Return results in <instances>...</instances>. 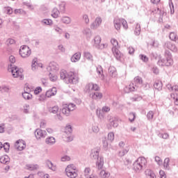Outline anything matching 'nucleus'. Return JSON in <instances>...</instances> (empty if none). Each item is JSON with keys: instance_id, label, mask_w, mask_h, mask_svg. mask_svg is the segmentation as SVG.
Wrapping results in <instances>:
<instances>
[{"instance_id": "nucleus-1", "label": "nucleus", "mask_w": 178, "mask_h": 178, "mask_svg": "<svg viewBox=\"0 0 178 178\" xmlns=\"http://www.w3.org/2000/svg\"><path fill=\"white\" fill-rule=\"evenodd\" d=\"M147 83H144L143 78L141 76H136L134 79V83L129 84V86L124 88V92L127 93L131 92V91H136L137 88H147Z\"/></svg>"}, {"instance_id": "nucleus-2", "label": "nucleus", "mask_w": 178, "mask_h": 178, "mask_svg": "<svg viewBox=\"0 0 178 178\" xmlns=\"http://www.w3.org/2000/svg\"><path fill=\"white\" fill-rule=\"evenodd\" d=\"M60 79L63 80H67L71 84H77L79 83V74L73 72H66L65 70H62L60 72Z\"/></svg>"}, {"instance_id": "nucleus-3", "label": "nucleus", "mask_w": 178, "mask_h": 178, "mask_svg": "<svg viewBox=\"0 0 178 178\" xmlns=\"http://www.w3.org/2000/svg\"><path fill=\"white\" fill-rule=\"evenodd\" d=\"M79 170H77V167L74 164L68 165L65 168V174L67 177L70 178H76L79 176Z\"/></svg>"}, {"instance_id": "nucleus-4", "label": "nucleus", "mask_w": 178, "mask_h": 178, "mask_svg": "<svg viewBox=\"0 0 178 178\" xmlns=\"http://www.w3.org/2000/svg\"><path fill=\"white\" fill-rule=\"evenodd\" d=\"M8 71L11 72V74L14 79H19V80H23V79H24L23 70L19 69L17 67H13L12 68L8 69Z\"/></svg>"}, {"instance_id": "nucleus-5", "label": "nucleus", "mask_w": 178, "mask_h": 178, "mask_svg": "<svg viewBox=\"0 0 178 178\" xmlns=\"http://www.w3.org/2000/svg\"><path fill=\"white\" fill-rule=\"evenodd\" d=\"M122 24L125 30H127L129 29L127 21H126L124 19H120L118 17H115L114 19V26L116 30H120Z\"/></svg>"}, {"instance_id": "nucleus-6", "label": "nucleus", "mask_w": 178, "mask_h": 178, "mask_svg": "<svg viewBox=\"0 0 178 178\" xmlns=\"http://www.w3.org/2000/svg\"><path fill=\"white\" fill-rule=\"evenodd\" d=\"M76 106L73 104H65L63 105V108H61V112L63 115H65V116H69L70 115V112L72 111H74V108Z\"/></svg>"}, {"instance_id": "nucleus-7", "label": "nucleus", "mask_w": 178, "mask_h": 178, "mask_svg": "<svg viewBox=\"0 0 178 178\" xmlns=\"http://www.w3.org/2000/svg\"><path fill=\"white\" fill-rule=\"evenodd\" d=\"M19 55L22 58H29L31 55V49L27 45H23L20 47Z\"/></svg>"}, {"instance_id": "nucleus-8", "label": "nucleus", "mask_w": 178, "mask_h": 178, "mask_svg": "<svg viewBox=\"0 0 178 178\" xmlns=\"http://www.w3.org/2000/svg\"><path fill=\"white\" fill-rule=\"evenodd\" d=\"M99 86H98L97 83H88L85 86V91H86V92H92V91H99Z\"/></svg>"}, {"instance_id": "nucleus-9", "label": "nucleus", "mask_w": 178, "mask_h": 178, "mask_svg": "<svg viewBox=\"0 0 178 178\" xmlns=\"http://www.w3.org/2000/svg\"><path fill=\"white\" fill-rule=\"evenodd\" d=\"M15 147L18 151H23L26 148V142L22 139H19L15 142Z\"/></svg>"}, {"instance_id": "nucleus-10", "label": "nucleus", "mask_w": 178, "mask_h": 178, "mask_svg": "<svg viewBox=\"0 0 178 178\" xmlns=\"http://www.w3.org/2000/svg\"><path fill=\"white\" fill-rule=\"evenodd\" d=\"M158 64L159 66H172V65H173V60L170 58L161 59L159 60Z\"/></svg>"}, {"instance_id": "nucleus-11", "label": "nucleus", "mask_w": 178, "mask_h": 178, "mask_svg": "<svg viewBox=\"0 0 178 178\" xmlns=\"http://www.w3.org/2000/svg\"><path fill=\"white\" fill-rule=\"evenodd\" d=\"M49 112H51V113H56V117L59 120H62V119H63V116L62 115V114L59 112V106H54L51 108H49Z\"/></svg>"}, {"instance_id": "nucleus-12", "label": "nucleus", "mask_w": 178, "mask_h": 178, "mask_svg": "<svg viewBox=\"0 0 178 178\" xmlns=\"http://www.w3.org/2000/svg\"><path fill=\"white\" fill-rule=\"evenodd\" d=\"M47 70H49V72H53V73H55L59 70V65L56 62H51L47 67Z\"/></svg>"}, {"instance_id": "nucleus-13", "label": "nucleus", "mask_w": 178, "mask_h": 178, "mask_svg": "<svg viewBox=\"0 0 178 178\" xmlns=\"http://www.w3.org/2000/svg\"><path fill=\"white\" fill-rule=\"evenodd\" d=\"M84 176L86 178H97V175H94V171L91 168H86L84 170Z\"/></svg>"}, {"instance_id": "nucleus-14", "label": "nucleus", "mask_w": 178, "mask_h": 178, "mask_svg": "<svg viewBox=\"0 0 178 178\" xmlns=\"http://www.w3.org/2000/svg\"><path fill=\"white\" fill-rule=\"evenodd\" d=\"M90 96L92 99L99 101V99H102L104 95H102V92H95L90 93Z\"/></svg>"}, {"instance_id": "nucleus-15", "label": "nucleus", "mask_w": 178, "mask_h": 178, "mask_svg": "<svg viewBox=\"0 0 178 178\" xmlns=\"http://www.w3.org/2000/svg\"><path fill=\"white\" fill-rule=\"evenodd\" d=\"M35 136L38 140L41 138H44L45 136H47V132L45 131H42V129H38L35 131Z\"/></svg>"}, {"instance_id": "nucleus-16", "label": "nucleus", "mask_w": 178, "mask_h": 178, "mask_svg": "<svg viewBox=\"0 0 178 178\" xmlns=\"http://www.w3.org/2000/svg\"><path fill=\"white\" fill-rule=\"evenodd\" d=\"M112 51H113V54L115 58H116V59H118V60H120V58H123V54H122V52H120V50H118V48L113 47Z\"/></svg>"}, {"instance_id": "nucleus-17", "label": "nucleus", "mask_w": 178, "mask_h": 178, "mask_svg": "<svg viewBox=\"0 0 178 178\" xmlns=\"http://www.w3.org/2000/svg\"><path fill=\"white\" fill-rule=\"evenodd\" d=\"M56 92H58L56 88L53 87L52 88L49 89L46 92V97L47 98H51V97H55V95H56Z\"/></svg>"}, {"instance_id": "nucleus-18", "label": "nucleus", "mask_w": 178, "mask_h": 178, "mask_svg": "<svg viewBox=\"0 0 178 178\" xmlns=\"http://www.w3.org/2000/svg\"><path fill=\"white\" fill-rule=\"evenodd\" d=\"M102 23V19L101 17H97L95 20V22L91 24L92 29H97V27H99Z\"/></svg>"}, {"instance_id": "nucleus-19", "label": "nucleus", "mask_w": 178, "mask_h": 178, "mask_svg": "<svg viewBox=\"0 0 178 178\" xmlns=\"http://www.w3.org/2000/svg\"><path fill=\"white\" fill-rule=\"evenodd\" d=\"M108 74L111 77H116L118 76V71L116 70V67L113 66H111L108 68Z\"/></svg>"}, {"instance_id": "nucleus-20", "label": "nucleus", "mask_w": 178, "mask_h": 178, "mask_svg": "<svg viewBox=\"0 0 178 178\" xmlns=\"http://www.w3.org/2000/svg\"><path fill=\"white\" fill-rule=\"evenodd\" d=\"M96 165L98 169H102L104 168V157L99 156L97 158Z\"/></svg>"}, {"instance_id": "nucleus-21", "label": "nucleus", "mask_w": 178, "mask_h": 178, "mask_svg": "<svg viewBox=\"0 0 178 178\" xmlns=\"http://www.w3.org/2000/svg\"><path fill=\"white\" fill-rule=\"evenodd\" d=\"M45 143L48 145H54V144L56 143V140L55 139V138L51 136L46 138Z\"/></svg>"}, {"instance_id": "nucleus-22", "label": "nucleus", "mask_w": 178, "mask_h": 178, "mask_svg": "<svg viewBox=\"0 0 178 178\" xmlns=\"http://www.w3.org/2000/svg\"><path fill=\"white\" fill-rule=\"evenodd\" d=\"M136 162L139 165H142L143 168H144V166H145L147 165V159H145V158H144V157H139L137 159Z\"/></svg>"}, {"instance_id": "nucleus-23", "label": "nucleus", "mask_w": 178, "mask_h": 178, "mask_svg": "<svg viewBox=\"0 0 178 178\" xmlns=\"http://www.w3.org/2000/svg\"><path fill=\"white\" fill-rule=\"evenodd\" d=\"M120 147H121V148H124V154H127L129 152V151L130 150V146L128 145H124V143L123 142H120L119 143Z\"/></svg>"}, {"instance_id": "nucleus-24", "label": "nucleus", "mask_w": 178, "mask_h": 178, "mask_svg": "<svg viewBox=\"0 0 178 178\" xmlns=\"http://www.w3.org/2000/svg\"><path fill=\"white\" fill-rule=\"evenodd\" d=\"M81 58V54L80 53H76L74 54L71 58L72 62H79L80 60V58Z\"/></svg>"}, {"instance_id": "nucleus-25", "label": "nucleus", "mask_w": 178, "mask_h": 178, "mask_svg": "<svg viewBox=\"0 0 178 178\" xmlns=\"http://www.w3.org/2000/svg\"><path fill=\"white\" fill-rule=\"evenodd\" d=\"M46 165L51 170H54V171L56 170V165H54V163H52V162L51 161L47 160L46 161Z\"/></svg>"}, {"instance_id": "nucleus-26", "label": "nucleus", "mask_w": 178, "mask_h": 178, "mask_svg": "<svg viewBox=\"0 0 178 178\" xmlns=\"http://www.w3.org/2000/svg\"><path fill=\"white\" fill-rule=\"evenodd\" d=\"M145 175L149 178H156L155 173H154V172H152L151 170H147L145 171Z\"/></svg>"}, {"instance_id": "nucleus-27", "label": "nucleus", "mask_w": 178, "mask_h": 178, "mask_svg": "<svg viewBox=\"0 0 178 178\" xmlns=\"http://www.w3.org/2000/svg\"><path fill=\"white\" fill-rule=\"evenodd\" d=\"M0 162L1 163L6 164L8 162H9V156L8 155L2 156L0 158Z\"/></svg>"}, {"instance_id": "nucleus-28", "label": "nucleus", "mask_w": 178, "mask_h": 178, "mask_svg": "<svg viewBox=\"0 0 178 178\" xmlns=\"http://www.w3.org/2000/svg\"><path fill=\"white\" fill-rule=\"evenodd\" d=\"M59 15H60L59 10L57 8H54L51 12V16L54 19H57V17H59Z\"/></svg>"}, {"instance_id": "nucleus-29", "label": "nucleus", "mask_w": 178, "mask_h": 178, "mask_svg": "<svg viewBox=\"0 0 178 178\" xmlns=\"http://www.w3.org/2000/svg\"><path fill=\"white\" fill-rule=\"evenodd\" d=\"M134 33H135L136 35H140V34L141 33V26H140V24H136Z\"/></svg>"}, {"instance_id": "nucleus-30", "label": "nucleus", "mask_w": 178, "mask_h": 178, "mask_svg": "<svg viewBox=\"0 0 178 178\" xmlns=\"http://www.w3.org/2000/svg\"><path fill=\"white\" fill-rule=\"evenodd\" d=\"M134 169L136 172H140L143 169V166L136 161L134 164Z\"/></svg>"}, {"instance_id": "nucleus-31", "label": "nucleus", "mask_w": 178, "mask_h": 178, "mask_svg": "<svg viewBox=\"0 0 178 178\" xmlns=\"http://www.w3.org/2000/svg\"><path fill=\"white\" fill-rule=\"evenodd\" d=\"M109 176H111V173L104 170L100 172V177L102 178H108L109 177Z\"/></svg>"}, {"instance_id": "nucleus-32", "label": "nucleus", "mask_w": 178, "mask_h": 178, "mask_svg": "<svg viewBox=\"0 0 178 178\" xmlns=\"http://www.w3.org/2000/svg\"><path fill=\"white\" fill-rule=\"evenodd\" d=\"M22 97L24 99H31L33 98V95L30 94L29 92H24L22 93Z\"/></svg>"}, {"instance_id": "nucleus-33", "label": "nucleus", "mask_w": 178, "mask_h": 178, "mask_svg": "<svg viewBox=\"0 0 178 178\" xmlns=\"http://www.w3.org/2000/svg\"><path fill=\"white\" fill-rule=\"evenodd\" d=\"M154 87L156 90H162V82H161V81H156Z\"/></svg>"}, {"instance_id": "nucleus-34", "label": "nucleus", "mask_w": 178, "mask_h": 178, "mask_svg": "<svg viewBox=\"0 0 178 178\" xmlns=\"http://www.w3.org/2000/svg\"><path fill=\"white\" fill-rule=\"evenodd\" d=\"M99 155V149L94 150L91 154V156L93 157L94 159H96V158H98Z\"/></svg>"}, {"instance_id": "nucleus-35", "label": "nucleus", "mask_w": 178, "mask_h": 178, "mask_svg": "<svg viewBox=\"0 0 178 178\" xmlns=\"http://www.w3.org/2000/svg\"><path fill=\"white\" fill-rule=\"evenodd\" d=\"M111 44L113 45V48H116V47L119 45V42H118V40L112 38L111 40Z\"/></svg>"}, {"instance_id": "nucleus-36", "label": "nucleus", "mask_w": 178, "mask_h": 178, "mask_svg": "<svg viewBox=\"0 0 178 178\" xmlns=\"http://www.w3.org/2000/svg\"><path fill=\"white\" fill-rule=\"evenodd\" d=\"M38 166L37 165H26V169H27V170H35V169H37Z\"/></svg>"}, {"instance_id": "nucleus-37", "label": "nucleus", "mask_w": 178, "mask_h": 178, "mask_svg": "<svg viewBox=\"0 0 178 178\" xmlns=\"http://www.w3.org/2000/svg\"><path fill=\"white\" fill-rule=\"evenodd\" d=\"M3 148L5 152H9V149L10 148V145L8 143H6L3 145Z\"/></svg>"}, {"instance_id": "nucleus-38", "label": "nucleus", "mask_w": 178, "mask_h": 178, "mask_svg": "<svg viewBox=\"0 0 178 178\" xmlns=\"http://www.w3.org/2000/svg\"><path fill=\"white\" fill-rule=\"evenodd\" d=\"M62 22H63V23H65V24H69V23H70V22H72V20L68 17H64L62 19Z\"/></svg>"}, {"instance_id": "nucleus-39", "label": "nucleus", "mask_w": 178, "mask_h": 178, "mask_svg": "<svg viewBox=\"0 0 178 178\" xmlns=\"http://www.w3.org/2000/svg\"><path fill=\"white\" fill-rule=\"evenodd\" d=\"M38 65V63H37V60L33 59L32 61V70H35L37 69Z\"/></svg>"}, {"instance_id": "nucleus-40", "label": "nucleus", "mask_w": 178, "mask_h": 178, "mask_svg": "<svg viewBox=\"0 0 178 178\" xmlns=\"http://www.w3.org/2000/svg\"><path fill=\"white\" fill-rule=\"evenodd\" d=\"M171 97H173L175 105L178 106V95H171Z\"/></svg>"}, {"instance_id": "nucleus-41", "label": "nucleus", "mask_w": 178, "mask_h": 178, "mask_svg": "<svg viewBox=\"0 0 178 178\" xmlns=\"http://www.w3.org/2000/svg\"><path fill=\"white\" fill-rule=\"evenodd\" d=\"M84 56L86 59H88L89 60H92V55H91L90 52H86Z\"/></svg>"}, {"instance_id": "nucleus-42", "label": "nucleus", "mask_w": 178, "mask_h": 178, "mask_svg": "<svg viewBox=\"0 0 178 178\" xmlns=\"http://www.w3.org/2000/svg\"><path fill=\"white\" fill-rule=\"evenodd\" d=\"M47 99V93L45 95H40L38 98V101L40 102H43V101H45Z\"/></svg>"}, {"instance_id": "nucleus-43", "label": "nucleus", "mask_w": 178, "mask_h": 178, "mask_svg": "<svg viewBox=\"0 0 178 178\" xmlns=\"http://www.w3.org/2000/svg\"><path fill=\"white\" fill-rule=\"evenodd\" d=\"M5 12L7 13L8 15H12L13 13V9L10 7H6Z\"/></svg>"}, {"instance_id": "nucleus-44", "label": "nucleus", "mask_w": 178, "mask_h": 178, "mask_svg": "<svg viewBox=\"0 0 178 178\" xmlns=\"http://www.w3.org/2000/svg\"><path fill=\"white\" fill-rule=\"evenodd\" d=\"M134 119H136V114L134 113H130L129 114V120L130 122H134Z\"/></svg>"}, {"instance_id": "nucleus-45", "label": "nucleus", "mask_w": 178, "mask_h": 178, "mask_svg": "<svg viewBox=\"0 0 178 178\" xmlns=\"http://www.w3.org/2000/svg\"><path fill=\"white\" fill-rule=\"evenodd\" d=\"M95 45H99V44H101V37L100 36H96L95 38Z\"/></svg>"}, {"instance_id": "nucleus-46", "label": "nucleus", "mask_w": 178, "mask_h": 178, "mask_svg": "<svg viewBox=\"0 0 178 178\" xmlns=\"http://www.w3.org/2000/svg\"><path fill=\"white\" fill-rule=\"evenodd\" d=\"M50 80L51 81H56V80H58V76L56 74H52V73H50Z\"/></svg>"}, {"instance_id": "nucleus-47", "label": "nucleus", "mask_w": 178, "mask_h": 178, "mask_svg": "<svg viewBox=\"0 0 178 178\" xmlns=\"http://www.w3.org/2000/svg\"><path fill=\"white\" fill-rule=\"evenodd\" d=\"M42 22L47 26H51V24H52V19H45Z\"/></svg>"}, {"instance_id": "nucleus-48", "label": "nucleus", "mask_w": 178, "mask_h": 178, "mask_svg": "<svg viewBox=\"0 0 178 178\" xmlns=\"http://www.w3.org/2000/svg\"><path fill=\"white\" fill-rule=\"evenodd\" d=\"M42 91V88L38 86L37 87L35 90H34V94L35 95H38V94H40V92H41Z\"/></svg>"}, {"instance_id": "nucleus-49", "label": "nucleus", "mask_w": 178, "mask_h": 178, "mask_svg": "<svg viewBox=\"0 0 178 178\" xmlns=\"http://www.w3.org/2000/svg\"><path fill=\"white\" fill-rule=\"evenodd\" d=\"M108 139L110 141H113V140H115V134L112 132L109 133L108 135Z\"/></svg>"}, {"instance_id": "nucleus-50", "label": "nucleus", "mask_w": 178, "mask_h": 178, "mask_svg": "<svg viewBox=\"0 0 178 178\" xmlns=\"http://www.w3.org/2000/svg\"><path fill=\"white\" fill-rule=\"evenodd\" d=\"M169 162H170V159H169V158L165 159L163 163L164 168H168L169 166Z\"/></svg>"}, {"instance_id": "nucleus-51", "label": "nucleus", "mask_w": 178, "mask_h": 178, "mask_svg": "<svg viewBox=\"0 0 178 178\" xmlns=\"http://www.w3.org/2000/svg\"><path fill=\"white\" fill-rule=\"evenodd\" d=\"M16 41H15V40L13 39H8L6 40V44L8 45H13V44H15Z\"/></svg>"}, {"instance_id": "nucleus-52", "label": "nucleus", "mask_w": 178, "mask_h": 178, "mask_svg": "<svg viewBox=\"0 0 178 178\" xmlns=\"http://www.w3.org/2000/svg\"><path fill=\"white\" fill-rule=\"evenodd\" d=\"M40 127H42V129L47 127V121H45V120L40 121Z\"/></svg>"}, {"instance_id": "nucleus-53", "label": "nucleus", "mask_w": 178, "mask_h": 178, "mask_svg": "<svg viewBox=\"0 0 178 178\" xmlns=\"http://www.w3.org/2000/svg\"><path fill=\"white\" fill-rule=\"evenodd\" d=\"M147 118L151 120L154 119V112L153 111H149L147 113Z\"/></svg>"}, {"instance_id": "nucleus-54", "label": "nucleus", "mask_w": 178, "mask_h": 178, "mask_svg": "<svg viewBox=\"0 0 178 178\" xmlns=\"http://www.w3.org/2000/svg\"><path fill=\"white\" fill-rule=\"evenodd\" d=\"M65 133L67 134L69 133H72V126L67 125L65 127Z\"/></svg>"}, {"instance_id": "nucleus-55", "label": "nucleus", "mask_w": 178, "mask_h": 178, "mask_svg": "<svg viewBox=\"0 0 178 178\" xmlns=\"http://www.w3.org/2000/svg\"><path fill=\"white\" fill-rule=\"evenodd\" d=\"M140 58L143 62H148V57L147 56L141 54L140 55Z\"/></svg>"}, {"instance_id": "nucleus-56", "label": "nucleus", "mask_w": 178, "mask_h": 178, "mask_svg": "<svg viewBox=\"0 0 178 178\" xmlns=\"http://www.w3.org/2000/svg\"><path fill=\"white\" fill-rule=\"evenodd\" d=\"M170 38L172 40V41H176V33H170Z\"/></svg>"}, {"instance_id": "nucleus-57", "label": "nucleus", "mask_w": 178, "mask_h": 178, "mask_svg": "<svg viewBox=\"0 0 178 178\" xmlns=\"http://www.w3.org/2000/svg\"><path fill=\"white\" fill-rule=\"evenodd\" d=\"M109 122H110L111 124H112L114 127L116 126L115 124H116L117 122H116V120H115V118H111L109 120Z\"/></svg>"}, {"instance_id": "nucleus-58", "label": "nucleus", "mask_w": 178, "mask_h": 178, "mask_svg": "<svg viewBox=\"0 0 178 178\" xmlns=\"http://www.w3.org/2000/svg\"><path fill=\"white\" fill-rule=\"evenodd\" d=\"M62 162H66V161H70V157L67 156H64L61 158Z\"/></svg>"}, {"instance_id": "nucleus-59", "label": "nucleus", "mask_w": 178, "mask_h": 178, "mask_svg": "<svg viewBox=\"0 0 178 178\" xmlns=\"http://www.w3.org/2000/svg\"><path fill=\"white\" fill-rule=\"evenodd\" d=\"M159 173H160L161 178H166V174H165V171L160 170Z\"/></svg>"}, {"instance_id": "nucleus-60", "label": "nucleus", "mask_w": 178, "mask_h": 178, "mask_svg": "<svg viewBox=\"0 0 178 178\" xmlns=\"http://www.w3.org/2000/svg\"><path fill=\"white\" fill-rule=\"evenodd\" d=\"M155 161L156 162H157V163H159V165H161V163H162V159L159 156H156Z\"/></svg>"}, {"instance_id": "nucleus-61", "label": "nucleus", "mask_w": 178, "mask_h": 178, "mask_svg": "<svg viewBox=\"0 0 178 178\" xmlns=\"http://www.w3.org/2000/svg\"><path fill=\"white\" fill-rule=\"evenodd\" d=\"M9 60L11 63H15V62H16V58L14 56H10L9 58Z\"/></svg>"}, {"instance_id": "nucleus-62", "label": "nucleus", "mask_w": 178, "mask_h": 178, "mask_svg": "<svg viewBox=\"0 0 178 178\" xmlns=\"http://www.w3.org/2000/svg\"><path fill=\"white\" fill-rule=\"evenodd\" d=\"M109 111H111V108L108 106H104L102 109V111L103 112H109Z\"/></svg>"}, {"instance_id": "nucleus-63", "label": "nucleus", "mask_w": 178, "mask_h": 178, "mask_svg": "<svg viewBox=\"0 0 178 178\" xmlns=\"http://www.w3.org/2000/svg\"><path fill=\"white\" fill-rule=\"evenodd\" d=\"M97 72L98 74H102V73H103L102 67L99 66L97 68Z\"/></svg>"}, {"instance_id": "nucleus-64", "label": "nucleus", "mask_w": 178, "mask_h": 178, "mask_svg": "<svg viewBox=\"0 0 178 178\" xmlns=\"http://www.w3.org/2000/svg\"><path fill=\"white\" fill-rule=\"evenodd\" d=\"M171 91H178V86L175 85L171 87Z\"/></svg>"}]
</instances>
